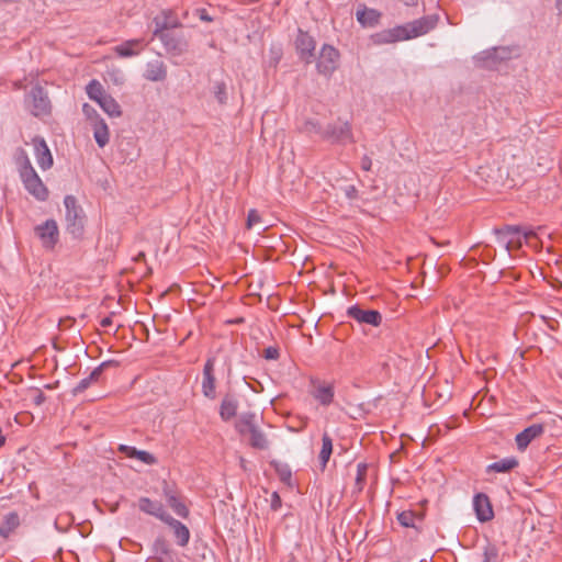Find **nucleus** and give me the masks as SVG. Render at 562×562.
I'll return each instance as SVG.
<instances>
[{"mask_svg":"<svg viewBox=\"0 0 562 562\" xmlns=\"http://www.w3.org/2000/svg\"><path fill=\"white\" fill-rule=\"evenodd\" d=\"M16 165L25 190L36 200L46 201L48 199L49 191L33 168L25 150H19L16 155Z\"/></svg>","mask_w":562,"mask_h":562,"instance_id":"nucleus-1","label":"nucleus"},{"mask_svg":"<svg viewBox=\"0 0 562 562\" xmlns=\"http://www.w3.org/2000/svg\"><path fill=\"white\" fill-rule=\"evenodd\" d=\"M66 207L67 231L74 237H80L85 227V214L82 209L77 204V200L72 195H66L64 199Z\"/></svg>","mask_w":562,"mask_h":562,"instance_id":"nucleus-2","label":"nucleus"},{"mask_svg":"<svg viewBox=\"0 0 562 562\" xmlns=\"http://www.w3.org/2000/svg\"><path fill=\"white\" fill-rule=\"evenodd\" d=\"M340 54L337 48L331 45H323L318 58L316 60V69L319 75L330 77L338 68Z\"/></svg>","mask_w":562,"mask_h":562,"instance_id":"nucleus-3","label":"nucleus"},{"mask_svg":"<svg viewBox=\"0 0 562 562\" xmlns=\"http://www.w3.org/2000/svg\"><path fill=\"white\" fill-rule=\"evenodd\" d=\"M501 241L505 245L506 249L520 248L522 245V238L529 241L530 238L535 237L536 234L531 231L522 232L519 226H505L497 231Z\"/></svg>","mask_w":562,"mask_h":562,"instance_id":"nucleus-4","label":"nucleus"},{"mask_svg":"<svg viewBox=\"0 0 562 562\" xmlns=\"http://www.w3.org/2000/svg\"><path fill=\"white\" fill-rule=\"evenodd\" d=\"M154 37H158L167 53L172 56H181L188 52L189 42L183 34L166 32L160 35H155Z\"/></svg>","mask_w":562,"mask_h":562,"instance_id":"nucleus-5","label":"nucleus"},{"mask_svg":"<svg viewBox=\"0 0 562 562\" xmlns=\"http://www.w3.org/2000/svg\"><path fill=\"white\" fill-rule=\"evenodd\" d=\"M439 21L437 14L426 15L411 23L402 25L405 29V33L408 35L407 40L418 37L427 34L434 30Z\"/></svg>","mask_w":562,"mask_h":562,"instance_id":"nucleus-6","label":"nucleus"},{"mask_svg":"<svg viewBox=\"0 0 562 562\" xmlns=\"http://www.w3.org/2000/svg\"><path fill=\"white\" fill-rule=\"evenodd\" d=\"M35 234L46 249H53L59 239V231L56 221L47 220L35 227Z\"/></svg>","mask_w":562,"mask_h":562,"instance_id":"nucleus-7","label":"nucleus"},{"mask_svg":"<svg viewBox=\"0 0 562 562\" xmlns=\"http://www.w3.org/2000/svg\"><path fill=\"white\" fill-rule=\"evenodd\" d=\"M154 32L153 35H160L166 33L170 29H176L181 26V22L176 13V11L171 9L162 10L159 14H157L154 20Z\"/></svg>","mask_w":562,"mask_h":562,"instance_id":"nucleus-8","label":"nucleus"},{"mask_svg":"<svg viewBox=\"0 0 562 562\" xmlns=\"http://www.w3.org/2000/svg\"><path fill=\"white\" fill-rule=\"evenodd\" d=\"M315 48V40L307 32L300 30L295 38V49L300 58L306 64H311Z\"/></svg>","mask_w":562,"mask_h":562,"instance_id":"nucleus-9","label":"nucleus"},{"mask_svg":"<svg viewBox=\"0 0 562 562\" xmlns=\"http://www.w3.org/2000/svg\"><path fill=\"white\" fill-rule=\"evenodd\" d=\"M31 112L35 116H44L50 112L49 99L42 87H34L30 93Z\"/></svg>","mask_w":562,"mask_h":562,"instance_id":"nucleus-10","label":"nucleus"},{"mask_svg":"<svg viewBox=\"0 0 562 562\" xmlns=\"http://www.w3.org/2000/svg\"><path fill=\"white\" fill-rule=\"evenodd\" d=\"M347 315L360 324L379 326L382 322L381 314L375 310H362L358 305L350 306Z\"/></svg>","mask_w":562,"mask_h":562,"instance_id":"nucleus-11","label":"nucleus"},{"mask_svg":"<svg viewBox=\"0 0 562 562\" xmlns=\"http://www.w3.org/2000/svg\"><path fill=\"white\" fill-rule=\"evenodd\" d=\"M32 144L34 146V154L40 168L42 170H48L52 168L54 164L53 155L44 138L36 136L32 139Z\"/></svg>","mask_w":562,"mask_h":562,"instance_id":"nucleus-12","label":"nucleus"},{"mask_svg":"<svg viewBox=\"0 0 562 562\" xmlns=\"http://www.w3.org/2000/svg\"><path fill=\"white\" fill-rule=\"evenodd\" d=\"M162 492L167 504L172 508V510L178 516L187 518L189 516V509L186 506V504L181 501L178 491L170 486L167 482H165Z\"/></svg>","mask_w":562,"mask_h":562,"instance_id":"nucleus-13","label":"nucleus"},{"mask_svg":"<svg viewBox=\"0 0 562 562\" xmlns=\"http://www.w3.org/2000/svg\"><path fill=\"white\" fill-rule=\"evenodd\" d=\"M240 432L249 434V443L252 448L265 450L269 447V441L266 435L250 420H244V427L240 428Z\"/></svg>","mask_w":562,"mask_h":562,"instance_id":"nucleus-14","label":"nucleus"},{"mask_svg":"<svg viewBox=\"0 0 562 562\" xmlns=\"http://www.w3.org/2000/svg\"><path fill=\"white\" fill-rule=\"evenodd\" d=\"M312 396L324 406H328L334 401V386L329 383L322 382L318 380H312Z\"/></svg>","mask_w":562,"mask_h":562,"instance_id":"nucleus-15","label":"nucleus"},{"mask_svg":"<svg viewBox=\"0 0 562 562\" xmlns=\"http://www.w3.org/2000/svg\"><path fill=\"white\" fill-rule=\"evenodd\" d=\"M215 359L207 358L203 368L202 392L209 398L215 397V376H214Z\"/></svg>","mask_w":562,"mask_h":562,"instance_id":"nucleus-16","label":"nucleus"},{"mask_svg":"<svg viewBox=\"0 0 562 562\" xmlns=\"http://www.w3.org/2000/svg\"><path fill=\"white\" fill-rule=\"evenodd\" d=\"M473 507L480 521L485 522L494 517V512L490 498L483 493H479L474 496Z\"/></svg>","mask_w":562,"mask_h":562,"instance_id":"nucleus-17","label":"nucleus"},{"mask_svg":"<svg viewBox=\"0 0 562 562\" xmlns=\"http://www.w3.org/2000/svg\"><path fill=\"white\" fill-rule=\"evenodd\" d=\"M407 34L402 25L390 30H383L372 36L375 44H392L400 41H406Z\"/></svg>","mask_w":562,"mask_h":562,"instance_id":"nucleus-18","label":"nucleus"},{"mask_svg":"<svg viewBox=\"0 0 562 562\" xmlns=\"http://www.w3.org/2000/svg\"><path fill=\"white\" fill-rule=\"evenodd\" d=\"M544 431L542 424H533L516 435V443L519 450H525L529 443L540 437Z\"/></svg>","mask_w":562,"mask_h":562,"instance_id":"nucleus-19","label":"nucleus"},{"mask_svg":"<svg viewBox=\"0 0 562 562\" xmlns=\"http://www.w3.org/2000/svg\"><path fill=\"white\" fill-rule=\"evenodd\" d=\"M138 507L142 512L155 516L156 518L164 521L168 517V513L164 509V506L158 501H151L148 497H140L138 499Z\"/></svg>","mask_w":562,"mask_h":562,"instance_id":"nucleus-20","label":"nucleus"},{"mask_svg":"<svg viewBox=\"0 0 562 562\" xmlns=\"http://www.w3.org/2000/svg\"><path fill=\"white\" fill-rule=\"evenodd\" d=\"M164 522L167 524L172 529L177 543L180 547H186L190 540V531L188 527L183 525L181 521L171 517L170 515L166 517Z\"/></svg>","mask_w":562,"mask_h":562,"instance_id":"nucleus-21","label":"nucleus"},{"mask_svg":"<svg viewBox=\"0 0 562 562\" xmlns=\"http://www.w3.org/2000/svg\"><path fill=\"white\" fill-rule=\"evenodd\" d=\"M144 78L149 81H164L167 78V67L162 60L147 63Z\"/></svg>","mask_w":562,"mask_h":562,"instance_id":"nucleus-22","label":"nucleus"},{"mask_svg":"<svg viewBox=\"0 0 562 562\" xmlns=\"http://www.w3.org/2000/svg\"><path fill=\"white\" fill-rule=\"evenodd\" d=\"M145 47V43L140 38L125 41L124 43L115 46L113 49L120 57H132L138 55L143 48Z\"/></svg>","mask_w":562,"mask_h":562,"instance_id":"nucleus-23","label":"nucleus"},{"mask_svg":"<svg viewBox=\"0 0 562 562\" xmlns=\"http://www.w3.org/2000/svg\"><path fill=\"white\" fill-rule=\"evenodd\" d=\"M381 13L375 9H369L364 5L357 10L358 22L366 27H372L379 23Z\"/></svg>","mask_w":562,"mask_h":562,"instance_id":"nucleus-24","label":"nucleus"},{"mask_svg":"<svg viewBox=\"0 0 562 562\" xmlns=\"http://www.w3.org/2000/svg\"><path fill=\"white\" fill-rule=\"evenodd\" d=\"M519 464L515 457L504 458L487 465L486 472L507 473Z\"/></svg>","mask_w":562,"mask_h":562,"instance_id":"nucleus-25","label":"nucleus"},{"mask_svg":"<svg viewBox=\"0 0 562 562\" xmlns=\"http://www.w3.org/2000/svg\"><path fill=\"white\" fill-rule=\"evenodd\" d=\"M92 126L93 137L99 145V147L103 148L110 139V132L104 120H97Z\"/></svg>","mask_w":562,"mask_h":562,"instance_id":"nucleus-26","label":"nucleus"},{"mask_svg":"<svg viewBox=\"0 0 562 562\" xmlns=\"http://www.w3.org/2000/svg\"><path fill=\"white\" fill-rule=\"evenodd\" d=\"M238 404L237 401L231 396L226 395L221 403L220 406V416L223 420L227 422L232 419L237 413Z\"/></svg>","mask_w":562,"mask_h":562,"instance_id":"nucleus-27","label":"nucleus"},{"mask_svg":"<svg viewBox=\"0 0 562 562\" xmlns=\"http://www.w3.org/2000/svg\"><path fill=\"white\" fill-rule=\"evenodd\" d=\"M19 526V515L14 512L7 514L3 518L2 525L0 526V536L7 539Z\"/></svg>","mask_w":562,"mask_h":562,"instance_id":"nucleus-28","label":"nucleus"},{"mask_svg":"<svg viewBox=\"0 0 562 562\" xmlns=\"http://www.w3.org/2000/svg\"><path fill=\"white\" fill-rule=\"evenodd\" d=\"M108 366V362H103L101 366L95 368L89 376L82 379L74 389V393L78 394L87 390L92 383L97 382L101 376L102 370Z\"/></svg>","mask_w":562,"mask_h":562,"instance_id":"nucleus-29","label":"nucleus"},{"mask_svg":"<svg viewBox=\"0 0 562 562\" xmlns=\"http://www.w3.org/2000/svg\"><path fill=\"white\" fill-rule=\"evenodd\" d=\"M98 104L110 116L119 117L122 114L120 104L110 94H106L104 98H102V100Z\"/></svg>","mask_w":562,"mask_h":562,"instance_id":"nucleus-30","label":"nucleus"},{"mask_svg":"<svg viewBox=\"0 0 562 562\" xmlns=\"http://www.w3.org/2000/svg\"><path fill=\"white\" fill-rule=\"evenodd\" d=\"M333 137L336 142L340 143L353 142L351 126L348 123H342L334 127Z\"/></svg>","mask_w":562,"mask_h":562,"instance_id":"nucleus-31","label":"nucleus"},{"mask_svg":"<svg viewBox=\"0 0 562 562\" xmlns=\"http://www.w3.org/2000/svg\"><path fill=\"white\" fill-rule=\"evenodd\" d=\"M87 94L91 100H94L97 103H99L102 98H104L108 93H105L103 86L95 79L91 80L87 88Z\"/></svg>","mask_w":562,"mask_h":562,"instance_id":"nucleus-32","label":"nucleus"},{"mask_svg":"<svg viewBox=\"0 0 562 562\" xmlns=\"http://www.w3.org/2000/svg\"><path fill=\"white\" fill-rule=\"evenodd\" d=\"M333 452V440L328 434H324L322 437V449L319 452V460L322 467L325 468Z\"/></svg>","mask_w":562,"mask_h":562,"instance_id":"nucleus-33","label":"nucleus"},{"mask_svg":"<svg viewBox=\"0 0 562 562\" xmlns=\"http://www.w3.org/2000/svg\"><path fill=\"white\" fill-rule=\"evenodd\" d=\"M483 562H501L499 551L494 544H487L483 551Z\"/></svg>","mask_w":562,"mask_h":562,"instance_id":"nucleus-34","label":"nucleus"},{"mask_svg":"<svg viewBox=\"0 0 562 562\" xmlns=\"http://www.w3.org/2000/svg\"><path fill=\"white\" fill-rule=\"evenodd\" d=\"M368 465L366 463H359L357 465L356 486L360 492L363 488V483L367 476Z\"/></svg>","mask_w":562,"mask_h":562,"instance_id":"nucleus-35","label":"nucleus"},{"mask_svg":"<svg viewBox=\"0 0 562 562\" xmlns=\"http://www.w3.org/2000/svg\"><path fill=\"white\" fill-rule=\"evenodd\" d=\"M397 520L404 527H413L414 520H415V515L413 512H409V510L402 512L397 515Z\"/></svg>","mask_w":562,"mask_h":562,"instance_id":"nucleus-36","label":"nucleus"},{"mask_svg":"<svg viewBox=\"0 0 562 562\" xmlns=\"http://www.w3.org/2000/svg\"><path fill=\"white\" fill-rule=\"evenodd\" d=\"M82 112L86 117L90 121V125H93L97 120H102L98 114L97 110L88 103L82 106Z\"/></svg>","mask_w":562,"mask_h":562,"instance_id":"nucleus-37","label":"nucleus"},{"mask_svg":"<svg viewBox=\"0 0 562 562\" xmlns=\"http://www.w3.org/2000/svg\"><path fill=\"white\" fill-rule=\"evenodd\" d=\"M135 459L148 465L155 464L157 462V459L151 453L144 450H138Z\"/></svg>","mask_w":562,"mask_h":562,"instance_id":"nucleus-38","label":"nucleus"},{"mask_svg":"<svg viewBox=\"0 0 562 562\" xmlns=\"http://www.w3.org/2000/svg\"><path fill=\"white\" fill-rule=\"evenodd\" d=\"M261 222V217L256 210H250L247 216V228H252L256 224Z\"/></svg>","mask_w":562,"mask_h":562,"instance_id":"nucleus-39","label":"nucleus"},{"mask_svg":"<svg viewBox=\"0 0 562 562\" xmlns=\"http://www.w3.org/2000/svg\"><path fill=\"white\" fill-rule=\"evenodd\" d=\"M119 451L122 452L123 454H125V457L132 458V459H135V457L138 452V450L135 447H131V446H126V445H121L119 447Z\"/></svg>","mask_w":562,"mask_h":562,"instance_id":"nucleus-40","label":"nucleus"},{"mask_svg":"<svg viewBox=\"0 0 562 562\" xmlns=\"http://www.w3.org/2000/svg\"><path fill=\"white\" fill-rule=\"evenodd\" d=\"M263 357L267 360H277L280 357L279 349L276 347H268L263 350Z\"/></svg>","mask_w":562,"mask_h":562,"instance_id":"nucleus-41","label":"nucleus"},{"mask_svg":"<svg viewBox=\"0 0 562 562\" xmlns=\"http://www.w3.org/2000/svg\"><path fill=\"white\" fill-rule=\"evenodd\" d=\"M216 97L221 103L225 101V85L217 83L216 85Z\"/></svg>","mask_w":562,"mask_h":562,"instance_id":"nucleus-42","label":"nucleus"},{"mask_svg":"<svg viewBox=\"0 0 562 562\" xmlns=\"http://www.w3.org/2000/svg\"><path fill=\"white\" fill-rule=\"evenodd\" d=\"M372 168V160L369 156L364 155L362 158H361V169L363 171H370Z\"/></svg>","mask_w":562,"mask_h":562,"instance_id":"nucleus-43","label":"nucleus"},{"mask_svg":"<svg viewBox=\"0 0 562 562\" xmlns=\"http://www.w3.org/2000/svg\"><path fill=\"white\" fill-rule=\"evenodd\" d=\"M281 506V499L278 493L272 494V501H271V507L272 509L277 510Z\"/></svg>","mask_w":562,"mask_h":562,"instance_id":"nucleus-44","label":"nucleus"},{"mask_svg":"<svg viewBox=\"0 0 562 562\" xmlns=\"http://www.w3.org/2000/svg\"><path fill=\"white\" fill-rule=\"evenodd\" d=\"M199 16L202 21L211 22L213 19L207 14V11L205 9H200Z\"/></svg>","mask_w":562,"mask_h":562,"instance_id":"nucleus-45","label":"nucleus"},{"mask_svg":"<svg viewBox=\"0 0 562 562\" xmlns=\"http://www.w3.org/2000/svg\"><path fill=\"white\" fill-rule=\"evenodd\" d=\"M100 324L102 327H109L112 325V318L110 316L104 317Z\"/></svg>","mask_w":562,"mask_h":562,"instance_id":"nucleus-46","label":"nucleus"},{"mask_svg":"<svg viewBox=\"0 0 562 562\" xmlns=\"http://www.w3.org/2000/svg\"><path fill=\"white\" fill-rule=\"evenodd\" d=\"M417 1L416 0H411V4H416ZM407 4H409V2H407Z\"/></svg>","mask_w":562,"mask_h":562,"instance_id":"nucleus-47","label":"nucleus"}]
</instances>
